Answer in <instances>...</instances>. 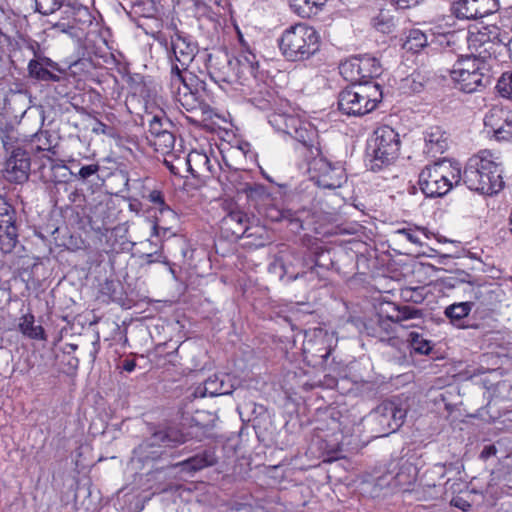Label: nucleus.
<instances>
[{
    "label": "nucleus",
    "instance_id": "obj_28",
    "mask_svg": "<svg viewBox=\"0 0 512 512\" xmlns=\"http://www.w3.org/2000/svg\"><path fill=\"white\" fill-rule=\"evenodd\" d=\"M148 142L154 147L155 151L166 155L169 154L174 147L175 136L171 131H168L157 137H148Z\"/></svg>",
    "mask_w": 512,
    "mask_h": 512
},
{
    "label": "nucleus",
    "instance_id": "obj_51",
    "mask_svg": "<svg viewBox=\"0 0 512 512\" xmlns=\"http://www.w3.org/2000/svg\"><path fill=\"white\" fill-rule=\"evenodd\" d=\"M451 505L461 509L462 511H468L471 507L470 503L462 497L456 496L451 500Z\"/></svg>",
    "mask_w": 512,
    "mask_h": 512
},
{
    "label": "nucleus",
    "instance_id": "obj_39",
    "mask_svg": "<svg viewBox=\"0 0 512 512\" xmlns=\"http://www.w3.org/2000/svg\"><path fill=\"white\" fill-rule=\"evenodd\" d=\"M419 234L420 231H414L411 229H397L390 232V241L396 242L398 239L403 238L412 244H422Z\"/></svg>",
    "mask_w": 512,
    "mask_h": 512
},
{
    "label": "nucleus",
    "instance_id": "obj_7",
    "mask_svg": "<svg viewBox=\"0 0 512 512\" xmlns=\"http://www.w3.org/2000/svg\"><path fill=\"white\" fill-rule=\"evenodd\" d=\"M484 68V62L478 57H461L453 64L450 77L459 90L465 93H473L484 86Z\"/></svg>",
    "mask_w": 512,
    "mask_h": 512
},
{
    "label": "nucleus",
    "instance_id": "obj_22",
    "mask_svg": "<svg viewBox=\"0 0 512 512\" xmlns=\"http://www.w3.org/2000/svg\"><path fill=\"white\" fill-rule=\"evenodd\" d=\"M217 458L213 451L205 450L183 462L179 465L183 471L196 472L209 466L215 465Z\"/></svg>",
    "mask_w": 512,
    "mask_h": 512
},
{
    "label": "nucleus",
    "instance_id": "obj_35",
    "mask_svg": "<svg viewBox=\"0 0 512 512\" xmlns=\"http://www.w3.org/2000/svg\"><path fill=\"white\" fill-rule=\"evenodd\" d=\"M496 90L502 98L512 101V70L502 73L497 81Z\"/></svg>",
    "mask_w": 512,
    "mask_h": 512
},
{
    "label": "nucleus",
    "instance_id": "obj_21",
    "mask_svg": "<svg viewBox=\"0 0 512 512\" xmlns=\"http://www.w3.org/2000/svg\"><path fill=\"white\" fill-rule=\"evenodd\" d=\"M64 13L71 20V25H69L71 28L76 26L85 27L92 23L91 13L88 8L81 4L67 2Z\"/></svg>",
    "mask_w": 512,
    "mask_h": 512
},
{
    "label": "nucleus",
    "instance_id": "obj_18",
    "mask_svg": "<svg viewBox=\"0 0 512 512\" xmlns=\"http://www.w3.org/2000/svg\"><path fill=\"white\" fill-rule=\"evenodd\" d=\"M408 407V398L402 396L391 400L389 405L386 404V411L389 410L391 413V420L387 424L389 431L386 432V436L396 432L403 425Z\"/></svg>",
    "mask_w": 512,
    "mask_h": 512
},
{
    "label": "nucleus",
    "instance_id": "obj_49",
    "mask_svg": "<svg viewBox=\"0 0 512 512\" xmlns=\"http://www.w3.org/2000/svg\"><path fill=\"white\" fill-rule=\"evenodd\" d=\"M389 3L394 6L396 9H408L415 7L423 0H388Z\"/></svg>",
    "mask_w": 512,
    "mask_h": 512
},
{
    "label": "nucleus",
    "instance_id": "obj_53",
    "mask_svg": "<svg viewBox=\"0 0 512 512\" xmlns=\"http://www.w3.org/2000/svg\"><path fill=\"white\" fill-rule=\"evenodd\" d=\"M161 232H163V235H165L166 232H167V229L163 228V227H160L157 223H155L152 226V234L151 235L159 237V236H161Z\"/></svg>",
    "mask_w": 512,
    "mask_h": 512
},
{
    "label": "nucleus",
    "instance_id": "obj_6",
    "mask_svg": "<svg viewBox=\"0 0 512 512\" xmlns=\"http://www.w3.org/2000/svg\"><path fill=\"white\" fill-rule=\"evenodd\" d=\"M171 50L173 53L174 63L172 61L171 68V85L177 86V91L180 93V85L183 84L185 89H188L183 73L187 70L189 65L194 60L198 46L195 42L191 41L190 37L179 30H176L171 35Z\"/></svg>",
    "mask_w": 512,
    "mask_h": 512
},
{
    "label": "nucleus",
    "instance_id": "obj_46",
    "mask_svg": "<svg viewBox=\"0 0 512 512\" xmlns=\"http://www.w3.org/2000/svg\"><path fill=\"white\" fill-rule=\"evenodd\" d=\"M141 258L147 264L152 263H167L166 257L163 255L161 250L154 251L152 253H146L141 256Z\"/></svg>",
    "mask_w": 512,
    "mask_h": 512
},
{
    "label": "nucleus",
    "instance_id": "obj_15",
    "mask_svg": "<svg viewBox=\"0 0 512 512\" xmlns=\"http://www.w3.org/2000/svg\"><path fill=\"white\" fill-rule=\"evenodd\" d=\"M185 442V436L176 428H167L153 433L141 446V449L163 446L174 447Z\"/></svg>",
    "mask_w": 512,
    "mask_h": 512
},
{
    "label": "nucleus",
    "instance_id": "obj_61",
    "mask_svg": "<svg viewBox=\"0 0 512 512\" xmlns=\"http://www.w3.org/2000/svg\"><path fill=\"white\" fill-rule=\"evenodd\" d=\"M165 164L170 168L171 171H173V167L169 165L167 160H165Z\"/></svg>",
    "mask_w": 512,
    "mask_h": 512
},
{
    "label": "nucleus",
    "instance_id": "obj_32",
    "mask_svg": "<svg viewBox=\"0 0 512 512\" xmlns=\"http://www.w3.org/2000/svg\"><path fill=\"white\" fill-rule=\"evenodd\" d=\"M476 9V0H460L453 3L452 10L457 18L460 19H475L478 18L477 14H474Z\"/></svg>",
    "mask_w": 512,
    "mask_h": 512
},
{
    "label": "nucleus",
    "instance_id": "obj_5",
    "mask_svg": "<svg viewBox=\"0 0 512 512\" xmlns=\"http://www.w3.org/2000/svg\"><path fill=\"white\" fill-rule=\"evenodd\" d=\"M509 36V32L501 31L494 24L477 23L469 30L468 46L478 58H491L496 56L498 47L505 46Z\"/></svg>",
    "mask_w": 512,
    "mask_h": 512
},
{
    "label": "nucleus",
    "instance_id": "obj_40",
    "mask_svg": "<svg viewBox=\"0 0 512 512\" xmlns=\"http://www.w3.org/2000/svg\"><path fill=\"white\" fill-rule=\"evenodd\" d=\"M500 7L499 0H476V9L474 14L479 17H484L494 13Z\"/></svg>",
    "mask_w": 512,
    "mask_h": 512
},
{
    "label": "nucleus",
    "instance_id": "obj_8",
    "mask_svg": "<svg viewBox=\"0 0 512 512\" xmlns=\"http://www.w3.org/2000/svg\"><path fill=\"white\" fill-rule=\"evenodd\" d=\"M308 172L311 180L319 187L336 189L345 181L344 169L339 164H332L323 157H316L309 162Z\"/></svg>",
    "mask_w": 512,
    "mask_h": 512
},
{
    "label": "nucleus",
    "instance_id": "obj_41",
    "mask_svg": "<svg viewBox=\"0 0 512 512\" xmlns=\"http://www.w3.org/2000/svg\"><path fill=\"white\" fill-rule=\"evenodd\" d=\"M279 216H276L275 220H287L292 227V230L298 231L303 229L302 221L298 215V212L290 209L279 211Z\"/></svg>",
    "mask_w": 512,
    "mask_h": 512
},
{
    "label": "nucleus",
    "instance_id": "obj_9",
    "mask_svg": "<svg viewBox=\"0 0 512 512\" xmlns=\"http://www.w3.org/2000/svg\"><path fill=\"white\" fill-rule=\"evenodd\" d=\"M484 127L496 141H512V110L505 106H493L485 114Z\"/></svg>",
    "mask_w": 512,
    "mask_h": 512
},
{
    "label": "nucleus",
    "instance_id": "obj_63",
    "mask_svg": "<svg viewBox=\"0 0 512 512\" xmlns=\"http://www.w3.org/2000/svg\"><path fill=\"white\" fill-rule=\"evenodd\" d=\"M378 322H379V323H381V322H382V316H381V315H379Z\"/></svg>",
    "mask_w": 512,
    "mask_h": 512
},
{
    "label": "nucleus",
    "instance_id": "obj_31",
    "mask_svg": "<svg viewBox=\"0 0 512 512\" xmlns=\"http://www.w3.org/2000/svg\"><path fill=\"white\" fill-rule=\"evenodd\" d=\"M417 468L408 460H402L399 471L395 475L397 484L407 485L415 481Z\"/></svg>",
    "mask_w": 512,
    "mask_h": 512
},
{
    "label": "nucleus",
    "instance_id": "obj_14",
    "mask_svg": "<svg viewBox=\"0 0 512 512\" xmlns=\"http://www.w3.org/2000/svg\"><path fill=\"white\" fill-rule=\"evenodd\" d=\"M234 385L231 383V376L228 374L213 375L195 390L197 397H214L231 394Z\"/></svg>",
    "mask_w": 512,
    "mask_h": 512
},
{
    "label": "nucleus",
    "instance_id": "obj_29",
    "mask_svg": "<svg viewBox=\"0 0 512 512\" xmlns=\"http://www.w3.org/2000/svg\"><path fill=\"white\" fill-rule=\"evenodd\" d=\"M362 81L366 78H377L382 74V66L378 59L365 55L360 57Z\"/></svg>",
    "mask_w": 512,
    "mask_h": 512
},
{
    "label": "nucleus",
    "instance_id": "obj_16",
    "mask_svg": "<svg viewBox=\"0 0 512 512\" xmlns=\"http://www.w3.org/2000/svg\"><path fill=\"white\" fill-rule=\"evenodd\" d=\"M379 133L380 129L375 130V137L368 141L366 152V167L374 172L381 171L384 164V151L382 150L384 135Z\"/></svg>",
    "mask_w": 512,
    "mask_h": 512
},
{
    "label": "nucleus",
    "instance_id": "obj_12",
    "mask_svg": "<svg viewBox=\"0 0 512 512\" xmlns=\"http://www.w3.org/2000/svg\"><path fill=\"white\" fill-rule=\"evenodd\" d=\"M220 229L227 239H239L243 236H251L249 230V218L246 213L235 208L230 210L220 221Z\"/></svg>",
    "mask_w": 512,
    "mask_h": 512
},
{
    "label": "nucleus",
    "instance_id": "obj_47",
    "mask_svg": "<svg viewBox=\"0 0 512 512\" xmlns=\"http://www.w3.org/2000/svg\"><path fill=\"white\" fill-rule=\"evenodd\" d=\"M287 120V127L283 129L282 132L292 137V135L295 134L296 129L301 124L302 120L294 115H290Z\"/></svg>",
    "mask_w": 512,
    "mask_h": 512
},
{
    "label": "nucleus",
    "instance_id": "obj_48",
    "mask_svg": "<svg viewBox=\"0 0 512 512\" xmlns=\"http://www.w3.org/2000/svg\"><path fill=\"white\" fill-rule=\"evenodd\" d=\"M99 169L100 166L98 164L86 165L79 170L78 176L79 178L85 180L91 177L92 175L96 174L99 171Z\"/></svg>",
    "mask_w": 512,
    "mask_h": 512
},
{
    "label": "nucleus",
    "instance_id": "obj_52",
    "mask_svg": "<svg viewBox=\"0 0 512 512\" xmlns=\"http://www.w3.org/2000/svg\"><path fill=\"white\" fill-rule=\"evenodd\" d=\"M497 454V448L495 445H487L483 448V450L480 453V458L482 460H487L492 456H495Z\"/></svg>",
    "mask_w": 512,
    "mask_h": 512
},
{
    "label": "nucleus",
    "instance_id": "obj_17",
    "mask_svg": "<svg viewBox=\"0 0 512 512\" xmlns=\"http://www.w3.org/2000/svg\"><path fill=\"white\" fill-rule=\"evenodd\" d=\"M473 307L474 303L470 301L456 302L445 308L444 315L452 326L458 329H468L472 326L467 323V317Z\"/></svg>",
    "mask_w": 512,
    "mask_h": 512
},
{
    "label": "nucleus",
    "instance_id": "obj_42",
    "mask_svg": "<svg viewBox=\"0 0 512 512\" xmlns=\"http://www.w3.org/2000/svg\"><path fill=\"white\" fill-rule=\"evenodd\" d=\"M411 346L415 352L420 354H428L431 350L430 342L423 339L418 334H412Z\"/></svg>",
    "mask_w": 512,
    "mask_h": 512
},
{
    "label": "nucleus",
    "instance_id": "obj_37",
    "mask_svg": "<svg viewBox=\"0 0 512 512\" xmlns=\"http://www.w3.org/2000/svg\"><path fill=\"white\" fill-rule=\"evenodd\" d=\"M315 131L310 127V124L301 122L299 127L296 129L295 134L292 138L302 143L304 146H310L313 143L315 137Z\"/></svg>",
    "mask_w": 512,
    "mask_h": 512
},
{
    "label": "nucleus",
    "instance_id": "obj_50",
    "mask_svg": "<svg viewBox=\"0 0 512 512\" xmlns=\"http://www.w3.org/2000/svg\"><path fill=\"white\" fill-rule=\"evenodd\" d=\"M34 56L36 60H39V63L44 66L46 69L52 68V69H58V64L51 60L48 57L45 56H39L36 52H34Z\"/></svg>",
    "mask_w": 512,
    "mask_h": 512
},
{
    "label": "nucleus",
    "instance_id": "obj_11",
    "mask_svg": "<svg viewBox=\"0 0 512 512\" xmlns=\"http://www.w3.org/2000/svg\"><path fill=\"white\" fill-rule=\"evenodd\" d=\"M18 242L14 211L5 201L0 202V250L10 253Z\"/></svg>",
    "mask_w": 512,
    "mask_h": 512
},
{
    "label": "nucleus",
    "instance_id": "obj_45",
    "mask_svg": "<svg viewBox=\"0 0 512 512\" xmlns=\"http://www.w3.org/2000/svg\"><path fill=\"white\" fill-rule=\"evenodd\" d=\"M420 316V312L411 307L404 306L398 311V315L394 318L393 316H389L390 319L396 321H402L407 319H414Z\"/></svg>",
    "mask_w": 512,
    "mask_h": 512
},
{
    "label": "nucleus",
    "instance_id": "obj_55",
    "mask_svg": "<svg viewBox=\"0 0 512 512\" xmlns=\"http://www.w3.org/2000/svg\"><path fill=\"white\" fill-rule=\"evenodd\" d=\"M229 156H245V150L241 147L231 148L228 152Z\"/></svg>",
    "mask_w": 512,
    "mask_h": 512
},
{
    "label": "nucleus",
    "instance_id": "obj_57",
    "mask_svg": "<svg viewBox=\"0 0 512 512\" xmlns=\"http://www.w3.org/2000/svg\"><path fill=\"white\" fill-rule=\"evenodd\" d=\"M374 26L376 28H379L380 26H382V22L380 20H377V21L374 22Z\"/></svg>",
    "mask_w": 512,
    "mask_h": 512
},
{
    "label": "nucleus",
    "instance_id": "obj_27",
    "mask_svg": "<svg viewBox=\"0 0 512 512\" xmlns=\"http://www.w3.org/2000/svg\"><path fill=\"white\" fill-rule=\"evenodd\" d=\"M28 74L31 78L39 81L58 82L60 77L39 63V60L31 59L28 63Z\"/></svg>",
    "mask_w": 512,
    "mask_h": 512
},
{
    "label": "nucleus",
    "instance_id": "obj_34",
    "mask_svg": "<svg viewBox=\"0 0 512 512\" xmlns=\"http://www.w3.org/2000/svg\"><path fill=\"white\" fill-rule=\"evenodd\" d=\"M171 126L170 121L162 116L154 115L149 120V129H148V137H157L162 135L164 132L169 131V127Z\"/></svg>",
    "mask_w": 512,
    "mask_h": 512
},
{
    "label": "nucleus",
    "instance_id": "obj_43",
    "mask_svg": "<svg viewBox=\"0 0 512 512\" xmlns=\"http://www.w3.org/2000/svg\"><path fill=\"white\" fill-rule=\"evenodd\" d=\"M148 199L159 207L161 213L168 212L173 214V211L166 205L163 194L158 190H153L149 193Z\"/></svg>",
    "mask_w": 512,
    "mask_h": 512
},
{
    "label": "nucleus",
    "instance_id": "obj_13",
    "mask_svg": "<svg viewBox=\"0 0 512 512\" xmlns=\"http://www.w3.org/2000/svg\"><path fill=\"white\" fill-rule=\"evenodd\" d=\"M29 172V154L21 148L14 149L5 164V178L10 182L22 183L28 179Z\"/></svg>",
    "mask_w": 512,
    "mask_h": 512
},
{
    "label": "nucleus",
    "instance_id": "obj_54",
    "mask_svg": "<svg viewBox=\"0 0 512 512\" xmlns=\"http://www.w3.org/2000/svg\"><path fill=\"white\" fill-rule=\"evenodd\" d=\"M135 367H136V363H135V361H134V360H125V361L123 362V369H124L125 371H127V372H132V371H134Z\"/></svg>",
    "mask_w": 512,
    "mask_h": 512
},
{
    "label": "nucleus",
    "instance_id": "obj_58",
    "mask_svg": "<svg viewBox=\"0 0 512 512\" xmlns=\"http://www.w3.org/2000/svg\"><path fill=\"white\" fill-rule=\"evenodd\" d=\"M226 165H227L228 167H230V168L235 169V170H238V169H239V167L234 166V165H232V164H229V163H227V162H226Z\"/></svg>",
    "mask_w": 512,
    "mask_h": 512
},
{
    "label": "nucleus",
    "instance_id": "obj_56",
    "mask_svg": "<svg viewBox=\"0 0 512 512\" xmlns=\"http://www.w3.org/2000/svg\"><path fill=\"white\" fill-rule=\"evenodd\" d=\"M505 47L507 48L508 52H509V58L512 62V35L510 34L509 38H508V41L506 42L505 44Z\"/></svg>",
    "mask_w": 512,
    "mask_h": 512
},
{
    "label": "nucleus",
    "instance_id": "obj_30",
    "mask_svg": "<svg viewBox=\"0 0 512 512\" xmlns=\"http://www.w3.org/2000/svg\"><path fill=\"white\" fill-rule=\"evenodd\" d=\"M187 163L190 166L191 170L192 163H194V165L197 166L200 172L207 171L211 174L216 172L215 165L212 163L211 158L206 153L193 152L189 154Z\"/></svg>",
    "mask_w": 512,
    "mask_h": 512
},
{
    "label": "nucleus",
    "instance_id": "obj_20",
    "mask_svg": "<svg viewBox=\"0 0 512 512\" xmlns=\"http://www.w3.org/2000/svg\"><path fill=\"white\" fill-rule=\"evenodd\" d=\"M235 59L237 62V72L239 74V80L241 84L249 77H257L259 63L255 54L251 52H244Z\"/></svg>",
    "mask_w": 512,
    "mask_h": 512
},
{
    "label": "nucleus",
    "instance_id": "obj_4",
    "mask_svg": "<svg viewBox=\"0 0 512 512\" xmlns=\"http://www.w3.org/2000/svg\"><path fill=\"white\" fill-rule=\"evenodd\" d=\"M461 180L458 163L447 159L426 166L419 174V186L427 197L446 195Z\"/></svg>",
    "mask_w": 512,
    "mask_h": 512
},
{
    "label": "nucleus",
    "instance_id": "obj_10",
    "mask_svg": "<svg viewBox=\"0 0 512 512\" xmlns=\"http://www.w3.org/2000/svg\"><path fill=\"white\" fill-rule=\"evenodd\" d=\"M208 70L211 79L216 83H240L236 59L227 53L210 55Z\"/></svg>",
    "mask_w": 512,
    "mask_h": 512
},
{
    "label": "nucleus",
    "instance_id": "obj_36",
    "mask_svg": "<svg viewBox=\"0 0 512 512\" xmlns=\"http://www.w3.org/2000/svg\"><path fill=\"white\" fill-rule=\"evenodd\" d=\"M425 288L421 286L417 287H401L399 289V295L402 300L406 302L421 303L425 299Z\"/></svg>",
    "mask_w": 512,
    "mask_h": 512
},
{
    "label": "nucleus",
    "instance_id": "obj_19",
    "mask_svg": "<svg viewBox=\"0 0 512 512\" xmlns=\"http://www.w3.org/2000/svg\"><path fill=\"white\" fill-rule=\"evenodd\" d=\"M425 152L431 156L444 153L448 148V136L438 126L430 127L425 133Z\"/></svg>",
    "mask_w": 512,
    "mask_h": 512
},
{
    "label": "nucleus",
    "instance_id": "obj_1",
    "mask_svg": "<svg viewBox=\"0 0 512 512\" xmlns=\"http://www.w3.org/2000/svg\"><path fill=\"white\" fill-rule=\"evenodd\" d=\"M503 161L499 153L481 150L470 157L461 179L471 191L482 195H493L504 187Z\"/></svg>",
    "mask_w": 512,
    "mask_h": 512
},
{
    "label": "nucleus",
    "instance_id": "obj_64",
    "mask_svg": "<svg viewBox=\"0 0 512 512\" xmlns=\"http://www.w3.org/2000/svg\"><path fill=\"white\" fill-rule=\"evenodd\" d=\"M385 286H386V287L388 286V281H387V280H386Z\"/></svg>",
    "mask_w": 512,
    "mask_h": 512
},
{
    "label": "nucleus",
    "instance_id": "obj_24",
    "mask_svg": "<svg viewBox=\"0 0 512 512\" xmlns=\"http://www.w3.org/2000/svg\"><path fill=\"white\" fill-rule=\"evenodd\" d=\"M339 71L345 80L351 82V85L365 82L362 81L360 57H351L341 62Z\"/></svg>",
    "mask_w": 512,
    "mask_h": 512
},
{
    "label": "nucleus",
    "instance_id": "obj_3",
    "mask_svg": "<svg viewBox=\"0 0 512 512\" xmlns=\"http://www.w3.org/2000/svg\"><path fill=\"white\" fill-rule=\"evenodd\" d=\"M383 95L382 86L377 81L353 84L340 92L338 107L346 115L362 116L373 111Z\"/></svg>",
    "mask_w": 512,
    "mask_h": 512
},
{
    "label": "nucleus",
    "instance_id": "obj_62",
    "mask_svg": "<svg viewBox=\"0 0 512 512\" xmlns=\"http://www.w3.org/2000/svg\"><path fill=\"white\" fill-rule=\"evenodd\" d=\"M394 291V288H391L389 290H386L387 293H392Z\"/></svg>",
    "mask_w": 512,
    "mask_h": 512
},
{
    "label": "nucleus",
    "instance_id": "obj_38",
    "mask_svg": "<svg viewBox=\"0 0 512 512\" xmlns=\"http://www.w3.org/2000/svg\"><path fill=\"white\" fill-rule=\"evenodd\" d=\"M67 0H35L36 11L42 15H50L59 10L61 7L65 8Z\"/></svg>",
    "mask_w": 512,
    "mask_h": 512
},
{
    "label": "nucleus",
    "instance_id": "obj_60",
    "mask_svg": "<svg viewBox=\"0 0 512 512\" xmlns=\"http://www.w3.org/2000/svg\"><path fill=\"white\" fill-rule=\"evenodd\" d=\"M239 508H231L228 512H239Z\"/></svg>",
    "mask_w": 512,
    "mask_h": 512
},
{
    "label": "nucleus",
    "instance_id": "obj_25",
    "mask_svg": "<svg viewBox=\"0 0 512 512\" xmlns=\"http://www.w3.org/2000/svg\"><path fill=\"white\" fill-rule=\"evenodd\" d=\"M20 331L27 337L35 340H46L45 331L42 326L34 325V315L28 313L20 318Z\"/></svg>",
    "mask_w": 512,
    "mask_h": 512
},
{
    "label": "nucleus",
    "instance_id": "obj_2",
    "mask_svg": "<svg viewBox=\"0 0 512 512\" xmlns=\"http://www.w3.org/2000/svg\"><path fill=\"white\" fill-rule=\"evenodd\" d=\"M278 47L288 61H304L318 52L320 36L312 26L297 23L282 32Z\"/></svg>",
    "mask_w": 512,
    "mask_h": 512
},
{
    "label": "nucleus",
    "instance_id": "obj_44",
    "mask_svg": "<svg viewBox=\"0 0 512 512\" xmlns=\"http://www.w3.org/2000/svg\"><path fill=\"white\" fill-rule=\"evenodd\" d=\"M290 117L288 114L274 113L269 117V123L279 132L287 127V119Z\"/></svg>",
    "mask_w": 512,
    "mask_h": 512
},
{
    "label": "nucleus",
    "instance_id": "obj_59",
    "mask_svg": "<svg viewBox=\"0 0 512 512\" xmlns=\"http://www.w3.org/2000/svg\"><path fill=\"white\" fill-rule=\"evenodd\" d=\"M36 149H37V150H43V151H45V150H49V149H50V147H43V148H42V147H40V146H37V148H36Z\"/></svg>",
    "mask_w": 512,
    "mask_h": 512
},
{
    "label": "nucleus",
    "instance_id": "obj_33",
    "mask_svg": "<svg viewBox=\"0 0 512 512\" xmlns=\"http://www.w3.org/2000/svg\"><path fill=\"white\" fill-rule=\"evenodd\" d=\"M389 139L390 143L386 144V164L393 162L399 157L400 139L399 134L393 129H386V140Z\"/></svg>",
    "mask_w": 512,
    "mask_h": 512
},
{
    "label": "nucleus",
    "instance_id": "obj_26",
    "mask_svg": "<svg viewBox=\"0 0 512 512\" xmlns=\"http://www.w3.org/2000/svg\"><path fill=\"white\" fill-rule=\"evenodd\" d=\"M428 45V36L422 30L414 28L408 31L403 48L417 53Z\"/></svg>",
    "mask_w": 512,
    "mask_h": 512
},
{
    "label": "nucleus",
    "instance_id": "obj_23",
    "mask_svg": "<svg viewBox=\"0 0 512 512\" xmlns=\"http://www.w3.org/2000/svg\"><path fill=\"white\" fill-rule=\"evenodd\" d=\"M328 0H289L291 9L302 18L318 14Z\"/></svg>",
    "mask_w": 512,
    "mask_h": 512
}]
</instances>
